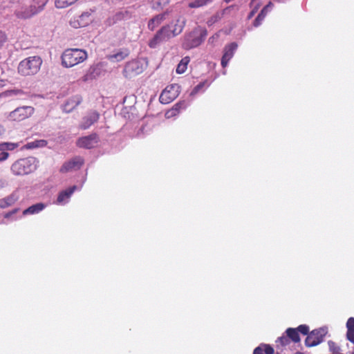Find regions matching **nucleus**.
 Wrapping results in <instances>:
<instances>
[{
	"label": "nucleus",
	"mask_w": 354,
	"mask_h": 354,
	"mask_svg": "<svg viewBox=\"0 0 354 354\" xmlns=\"http://www.w3.org/2000/svg\"><path fill=\"white\" fill-rule=\"evenodd\" d=\"M185 19L178 17L170 26L162 27L149 41L151 48H156L160 43L179 35L183 30Z\"/></svg>",
	"instance_id": "f257e3e1"
},
{
	"label": "nucleus",
	"mask_w": 354,
	"mask_h": 354,
	"mask_svg": "<svg viewBox=\"0 0 354 354\" xmlns=\"http://www.w3.org/2000/svg\"><path fill=\"white\" fill-rule=\"evenodd\" d=\"M39 165V160L35 157H28L16 160L10 167L15 176H24L35 171Z\"/></svg>",
	"instance_id": "f03ea898"
},
{
	"label": "nucleus",
	"mask_w": 354,
	"mask_h": 354,
	"mask_svg": "<svg viewBox=\"0 0 354 354\" xmlns=\"http://www.w3.org/2000/svg\"><path fill=\"white\" fill-rule=\"evenodd\" d=\"M88 57L87 52L80 48H68L62 55V64L66 68L75 66Z\"/></svg>",
	"instance_id": "7ed1b4c3"
},
{
	"label": "nucleus",
	"mask_w": 354,
	"mask_h": 354,
	"mask_svg": "<svg viewBox=\"0 0 354 354\" xmlns=\"http://www.w3.org/2000/svg\"><path fill=\"white\" fill-rule=\"evenodd\" d=\"M47 0H33L30 5H25L15 10V15L19 19H26L31 18L44 10Z\"/></svg>",
	"instance_id": "20e7f679"
},
{
	"label": "nucleus",
	"mask_w": 354,
	"mask_h": 354,
	"mask_svg": "<svg viewBox=\"0 0 354 354\" xmlns=\"http://www.w3.org/2000/svg\"><path fill=\"white\" fill-rule=\"evenodd\" d=\"M42 59L39 56H31L20 62L18 72L22 75H33L39 71Z\"/></svg>",
	"instance_id": "39448f33"
},
{
	"label": "nucleus",
	"mask_w": 354,
	"mask_h": 354,
	"mask_svg": "<svg viewBox=\"0 0 354 354\" xmlns=\"http://www.w3.org/2000/svg\"><path fill=\"white\" fill-rule=\"evenodd\" d=\"M207 35V32L205 30H203L200 33L196 31L191 32L185 37L183 43V48L185 49H191L198 46L203 41Z\"/></svg>",
	"instance_id": "423d86ee"
},
{
	"label": "nucleus",
	"mask_w": 354,
	"mask_h": 354,
	"mask_svg": "<svg viewBox=\"0 0 354 354\" xmlns=\"http://www.w3.org/2000/svg\"><path fill=\"white\" fill-rule=\"evenodd\" d=\"M34 113V108L30 106H24L10 112L7 118L10 121H21L30 117Z\"/></svg>",
	"instance_id": "0eeeda50"
},
{
	"label": "nucleus",
	"mask_w": 354,
	"mask_h": 354,
	"mask_svg": "<svg viewBox=\"0 0 354 354\" xmlns=\"http://www.w3.org/2000/svg\"><path fill=\"white\" fill-rule=\"evenodd\" d=\"M180 91V86L178 84L167 86L160 94L159 100L162 104H168L176 99Z\"/></svg>",
	"instance_id": "6e6552de"
},
{
	"label": "nucleus",
	"mask_w": 354,
	"mask_h": 354,
	"mask_svg": "<svg viewBox=\"0 0 354 354\" xmlns=\"http://www.w3.org/2000/svg\"><path fill=\"white\" fill-rule=\"evenodd\" d=\"M326 333L327 329L326 328L313 330L306 338L305 344L306 346L311 347L318 345L323 342L324 337Z\"/></svg>",
	"instance_id": "1a4fd4ad"
},
{
	"label": "nucleus",
	"mask_w": 354,
	"mask_h": 354,
	"mask_svg": "<svg viewBox=\"0 0 354 354\" xmlns=\"http://www.w3.org/2000/svg\"><path fill=\"white\" fill-rule=\"evenodd\" d=\"M84 163V160L81 157H75L71 160L65 162L60 168V172L66 173L80 169Z\"/></svg>",
	"instance_id": "9d476101"
},
{
	"label": "nucleus",
	"mask_w": 354,
	"mask_h": 354,
	"mask_svg": "<svg viewBox=\"0 0 354 354\" xmlns=\"http://www.w3.org/2000/svg\"><path fill=\"white\" fill-rule=\"evenodd\" d=\"M98 142V137L93 133L87 136H84L78 139L77 145L80 147L91 149L94 147Z\"/></svg>",
	"instance_id": "9b49d317"
},
{
	"label": "nucleus",
	"mask_w": 354,
	"mask_h": 354,
	"mask_svg": "<svg viewBox=\"0 0 354 354\" xmlns=\"http://www.w3.org/2000/svg\"><path fill=\"white\" fill-rule=\"evenodd\" d=\"M236 48L237 44L236 43H231L225 47L224 54L221 59V65L223 67H225L227 65L229 61L233 57Z\"/></svg>",
	"instance_id": "f8f14e48"
},
{
	"label": "nucleus",
	"mask_w": 354,
	"mask_h": 354,
	"mask_svg": "<svg viewBox=\"0 0 354 354\" xmlns=\"http://www.w3.org/2000/svg\"><path fill=\"white\" fill-rule=\"evenodd\" d=\"M99 119V114L96 111L89 112L85 115L80 123V128L86 129L89 128L93 124L97 122Z\"/></svg>",
	"instance_id": "ddd939ff"
},
{
	"label": "nucleus",
	"mask_w": 354,
	"mask_h": 354,
	"mask_svg": "<svg viewBox=\"0 0 354 354\" xmlns=\"http://www.w3.org/2000/svg\"><path fill=\"white\" fill-rule=\"evenodd\" d=\"M81 102L80 97L76 95L68 99L62 106L64 111L70 113Z\"/></svg>",
	"instance_id": "4468645a"
},
{
	"label": "nucleus",
	"mask_w": 354,
	"mask_h": 354,
	"mask_svg": "<svg viewBox=\"0 0 354 354\" xmlns=\"http://www.w3.org/2000/svg\"><path fill=\"white\" fill-rule=\"evenodd\" d=\"M19 198L17 191L13 192L7 197L0 200V208L4 209L12 205L18 201Z\"/></svg>",
	"instance_id": "2eb2a0df"
},
{
	"label": "nucleus",
	"mask_w": 354,
	"mask_h": 354,
	"mask_svg": "<svg viewBox=\"0 0 354 354\" xmlns=\"http://www.w3.org/2000/svg\"><path fill=\"white\" fill-rule=\"evenodd\" d=\"M131 13L127 10H121L116 12L111 18L108 19L109 25L114 24L122 20H127L131 17Z\"/></svg>",
	"instance_id": "dca6fc26"
},
{
	"label": "nucleus",
	"mask_w": 354,
	"mask_h": 354,
	"mask_svg": "<svg viewBox=\"0 0 354 354\" xmlns=\"http://www.w3.org/2000/svg\"><path fill=\"white\" fill-rule=\"evenodd\" d=\"M77 189V186L74 185L68 189H66L64 191H62L59 193L57 203L58 204H64L68 202L69 198L73 194V193L75 192V190Z\"/></svg>",
	"instance_id": "f3484780"
},
{
	"label": "nucleus",
	"mask_w": 354,
	"mask_h": 354,
	"mask_svg": "<svg viewBox=\"0 0 354 354\" xmlns=\"http://www.w3.org/2000/svg\"><path fill=\"white\" fill-rule=\"evenodd\" d=\"M142 72V68L140 67L138 61L133 60L127 64L124 69L126 74L136 73L139 74Z\"/></svg>",
	"instance_id": "a211bd4d"
},
{
	"label": "nucleus",
	"mask_w": 354,
	"mask_h": 354,
	"mask_svg": "<svg viewBox=\"0 0 354 354\" xmlns=\"http://www.w3.org/2000/svg\"><path fill=\"white\" fill-rule=\"evenodd\" d=\"M129 55V51L127 49H122L117 53L109 55L108 59L113 62H119L124 59Z\"/></svg>",
	"instance_id": "6ab92c4d"
},
{
	"label": "nucleus",
	"mask_w": 354,
	"mask_h": 354,
	"mask_svg": "<svg viewBox=\"0 0 354 354\" xmlns=\"http://www.w3.org/2000/svg\"><path fill=\"white\" fill-rule=\"evenodd\" d=\"M167 12L160 14L152 18L148 24V28L151 30H153L158 25L166 19Z\"/></svg>",
	"instance_id": "aec40b11"
},
{
	"label": "nucleus",
	"mask_w": 354,
	"mask_h": 354,
	"mask_svg": "<svg viewBox=\"0 0 354 354\" xmlns=\"http://www.w3.org/2000/svg\"><path fill=\"white\" fill-rule=\"evenodd\" d=\"M45 207V205L43 203H37L31 205L28 208L26 209L23 212V215H29V214H35L42 211Z\"/></svg>",
	"instance_id": "412c9836"
},
{
	"label": "nucleus",
	"mask_w": 354,
	"mask_h": 354,
	"mask_svg": "<svg viewBox=\"0 0 354 354\" xmlns=\"http://www.w3.org/2000/svg\"><path fill=\"white\" fill-rule=\"evenodd\" d=\"M48 142L45 140H37L32 142H28L24 146V149H32L39 147H44L47 145Z\"/></svg>",
	"instance_id": "4be33fe9"
},
{
	"label": "nucleus",
	"mask_w": 354,
	"mask_h": 354,
	"mask_svg": "<svg viewBox=\"0 0 354 354\" xmlns=\"http://www.w3.org/2000/svg\"><path fill=\"white\" fill-rule=\"evenodd\" d=\"M23 94L24 91L21 89L7 90L0 93V99L11 97L13 96H21Z\"/></svg>",
	"instance_id": "5701e85b"
},
{
	"label": "nucleus",
	"mask_w": 354,
	"mask_h": 354,
	"mask_svg": "<svg viewBox=\"0 0 354 354\" xmlns=\"http://www.w3.org/2000/svg\"><path fill=\"white\" fill-rule=\"evenodd\" d=\"M20 145V142H3L0 143V151H12Z\"/></svg>",
	"instance_id": "b1692460"
},
{
	"label": "nucleus",
	"mask_w": 354,
	"mask_h": 354,
	"mask_svg": "<svg viewBox=\"0 0 354 354\" xmlns=\"http://www.w3.org/2000/svg\"><path fill=\"white\" fill-rule=\"evenodd\" d=\"M189 62V57H185L181 59V61L180 62V63L177 66L176 73L178 74L183 73L186 71V69L187 68V64Z\"/></svg>",
	"instance_id": "393cba45"
},
{
	"label": "nucleus",
	"mask_w": 354,
	"mask_h": 354,
	"mask_svg": "<svg viewBox=\"0 0 354 354\" xmlns=\"http://www.w3.org/2000/svg\"><path fill=\"white\" fill-rule=\"evenodd\" d=\"M286 334L289 339H292L294 342H299V335L298 331L295 328H288L286 330Z\"/></svg>",
	"instance_id": "a878e982"
},
{
	"label": "nucleus",
	"mask_w": 354,
	"mask_h": 354,
	"mask_svg": "<svg viewBox=\"0 0 354 354\" xmlns=\"http://www.w3.org/2000/svg\"><path fill=\"white\" fill-rule=\"evenodd\" d=\"M213 0H194L189 3V7L192 8H200L212 2Z\"/></svg>",
	"instance_id": "bb28decb"
},
{
	"label": "nucleus",
	"mask_w": 354,
	"mask_h": 354,
	"mask_svg": "<svg viewBox=\"0 0 354 354\" xmlns=\"http://www.w3.org/2000/svg\"><path fill=\"white\" fill-rule=\"evenodd\" d=\"M170 0H153L152 8L156 10L162 9L166 6Z\"/></svg>",
	"instance_id": "cd10ccee"
},
{
	"label": "nucleus",
	"mask_w": 354,
	"mask_h": 354,
	"mask_svg": "<svg viewBox=\"0 0 354 354\" xmlns=\"http://www.w3.org/2000/svg\"><path fill=\"white\" fill-rule=\"evenodd\" d=\"M76 17L80 23H85V26L91 21V15L88 12H84L81 15Z\"/></svg>",
	"instance_id": "c85d7f7f"
},
{
	"label": "nucleus",
	"mask_w": 354,
	"mask_h": 354,
	"mask_svg": "<svg viewBox=\"0 0 354 354\" xmlns=\"http://www.w3.org/2000/svg\"><path fill=\"white\" fill-rule=\"evenodd\" d=\"M77 1V0H56L55 6L58 8H64L71 5Z\"/></svg>",
	"instance_id": "c756f323"
},
{
	"label": "nucleus",
	"mask_w": 354,
	"mask_h": 354,
	"mask_svg": "<svg viewBox=\"0 0 354 354\" xmlns=\"http://www.w3.org/2000/svg\"><path fill=\"white\" fill-rule=\"evenodd\" d=\"M69 24H70L71 26L74 28H78L80 27L85 26V23H80V21H78V19H77L76 17L71 18L69 21Z\"/></svg>",
	"instance_id": "7c9ffc66"
},
{
	"label": "nucleus",
	"mask_w": 354,
	"mask_h": 354,
	"mask_svg": "<svg viewBox=\"0 0 354 354\" xmlns=\"http://www.w3.org/2000/svg\"><path fill=\"white\" fill-rule=\"evenodd\" d=\"M187 106V103L185 101H181L177 104H176L173 109L177 111V113H179L181 109H185Z\"/></svg>",
	"instance_id": "2f4dec72"
},
{
	"label": "nucleus",
	"mask_w": 354,
	"mask_h": 354,
	"mask_svg": "<svg viewBox=\"0 0 354 354\" xmlns=\"http://www.w3.org/2000/svg\"><path fill=\"white\" fill-rule=\"evenodd\" d=\"M328 344L329 350L331 352V353H335V351H340L339 347L336 346V344L333 342L329 341L328 342Z\"/></svg>",
	"instance_id": "473e14b6"
},
{
	"label": "nucleus",
	"mask_w": 354,
	"mask_h": 354,
	"mask_svg": "<svg viewBox=\"0 0 354 354\" xmlns=\"http://www.w3.org/2000/svg\"><path fill=\"white\" fill-rule=\"evenodd\" d=\"M264 18L265 17L263 15V14L259 13L254 21V26L255 27H258L259 26H260Z\"/></svg>",
	"instance_id": "72a5a7b5"
},
{
	"label": "nucleus",
	"mask_w": 354,
	"mask_h": 354,
	"mask_svg": "<svg viewBox=\"0 0 354 354\" xmlns=\"http://www.w3.org/2000/svg\"><path fill=\"white\" fill-rule=\"evenodd\" d=\"M277 342H279L282 346H285L289 344L290 340L288 336H281L278 338Z\"/></svg>",
	"instance_id": "f704fd0d"
},
{
	"label": "nucleus",
	"mask_w": 354,
	"mask_h": 354,
	"mask_svg": "<svg viewBox=\"0 0 354 354\" xmlns=\"http://www.w3.org/2000/svg\"><path fill=\"white\" fill-rule=\"evenodd\" d=\"M205 82H201L198 84L197 86H196L193 91H192L191 95L196 94L205 86Z\"/></svg>",
	"instance_id": "c9c22d12"
},
{
	"label": "nucleus",
	"mask_w": 354,
	"mask_h": 354,
	"mask_svg": "<svg viewBox=\"0 0 354 354\" xmlns=\"http://www.w3.org/2000/svg\"><path fill=\"white\" fill-rule=\"evenodd\" d=\"M296 330L304 335H306L309 330V328L306 325H300Z\"/></svg>",
	"instance_id": "e433bc0d"
},
{
	"label": "nucleus",
	"mask_w": 354,
	"mask_h": 354,
	"mask_svg": "<svg viewBox=\"0 0 354 354\" xmlns=\"http://www.w3.org/2000/svg\"><path fill=\"white\" fill-rule=\"evenodd\" d=\"M177 114H178L177 111H176V109H174L172 108L165 113V117L167 118H171L176 116Z\"/></svg>",
	"instance_id": "4c0bfd02"
},
{
	"label": "nucleus",
	"mask_w": 354,
	"mask_h": 354,
	"mask_svg": "<svg viewBox=\"0 0 354 354\" xmlns=\"http://www.w3.org/2000/svg\"><path fill=\"white\" fill-rule=\"evenodd\" d=\"M347 330H354V318L351 317L348 319L346 323Z\"/></svg>",
	"instance_id": "58836bf2"
},
{
	"label": "nucleus",
	"mask_w": 354,
	"mask_h": 354,
	"mask_svg": "<svg viewBox=\"0 0 354 354\" xmlns=\"http://www.w3.org/2000/svg\"><path fill=\"white\" fill-rule=\"evenodd\" d=\"M9 157V153L6 151H0V161L6 160Z\"/></svg>",
	"instance_id": "ea45409f"
},
{
	"label": "nucleus",
	"mask_w": 354,
	"mask_h": 354,
	"mask_svg": "<svg viewBox=\"0 0 354 354\" xmlns=\"http://www.w3.org/2000/svg\"><path fill=\"white\" fill-rule=\"evenodd\" d=\"M347 338L348 339L354 344V330H347Z\"/></svg>",
	"instance_id": "a19ab883"
},
{
	"label": "nucleus",
	"mask_w": 354,
	"mask_h": 354,
	"mask_svg": "<svg viewBox=\"0 0 354 354\" xmlns=\"http://www.w3.org/2000/svg\"><path fill=\"white\" fill-rule=\"evenodd\" d=\"M265 346V353L266 354H273L274 353V349L270 346H268V345H264Z\"/></svg>",
	"instance_id": "79ce46f5"
},
{
	"label": "nucleus",
	"mask_w": 354,
	"mask_h": 354,
	"mask_svg": "<svg viewBox=\"0 0 354 354\" xmlns=\"http://www.w3.org/2000/svg\"><path fill=\"white\" fill-rule=\"evenodd\" d=\"M6 35L2 31H0V46L6 41Z\"/></svg>",
	"instance_id": "37998d69"
},
{
	"label": "nucleus",
	"mask_w": 354,
	"mask_h": 354,
	"mask_svg": "<svg viewBox=\"0 0 354 354\" xmlns=\"http://www.w3.org/2000/svg\"><path fill=\"white\" fill-rule=\"evenodd\" d=\"M8 185V182L6 180L0 178V189L6 187Z\"/></svg>",
	"instance_id": "c03bdc74"
},
{
	"label": "nucleus",
	"mask_w": 354,
	"mask_h": 354,
	"mask_svg": "<svg viewBox=\"0 0 354 354\" xmlns=\"http://www.w3.org/2000/svg\"><path fill=\"white\" fill-rule=\"evenodd\" d=\"M217 20V17L216 16H214V17H212L208 21H207V24L208 26H212L214 23H215Z\"/></svg>",
	"instance_id": "a18cd8bd"
},
{
	"label": "nucleus",
	"mask_w": 354,
	"mask_h": 354,
	"mask_svg": "<svg viewBox=\"0 0 354 354\" xmlns=\"http://www.w3.org/2000/svg\"><path fill=\"white\" fill-rule=\"evenodd\" d=\"M18 209H13L12 211L10 212H8L5 214L4 217L8 218H9L10 216H11L12 214H15L16 212H18Z\"/></svg>",
	"instance_id": "49530a36"
},
{
	"label": "nucleus",
	"mask_w": 354,
	"mask_h": 354,
	"mask_svg": "<svg viewBox=\"0 0 354 354\" xmlns=\"http://www.w3.org/2000/svg\"><path fill=\"white\" fill-rule=\"evenodd\" d=\"M263 351L261 347L258 346L254 349L253 354H263Z\"/></svg>",
	"instance_id": "de8ad7c7"
},
{
	"label": "nucleus",
	"mask_w": 354,
	"mask_h": 354,
	"mask_svg": "<svg viewBox=\"0 0 354 354\" xmlns=\"http://www.w3.org/2000/svg\"><path fill=\"white\" fill-rule=\"evenodd\" d=\"M218 37H219L218 34H216V35H213L212 37H211L209 39V43H213L215 39H217L218 38Z\"/></svg>",
	"instance_id": "09e8293b"
},
{
	"label": "nucleus",
	"mask_w": 354,
	"mask_h": 354,
	"mask_svg": "<svg viewBox=\"0 0 354 354\" xmlns=\"http://www.w3.org/2000/svg\"><path fill=\"white\" fill-rule=\"evenodd\" d=\"M270 10L265 6L261 11L260 14H263V15L266 17L267 13L269 12Z\"/></svg>",
	"instance_id": "8fccbe9b"
},
{
	"label": "nucleus",
	"mask_w": 354,
	"mask_h": 354,
	"mask_svg": "<svg viewBox=\"0 0 354 354\" xmlns=\"http://www.w3.org/2000/svg\"><path fill=\"white\" fill-rule=\"evenodd\" d=\"M6 132V129L1 124H0V136H3Z\"/></svg>",
	"instance_id": "3c124183"
},
{
	"label": "nucleus",
	"mask_w": 354,
	"mask_h": 354,
	"mask_svg": "<svg viewBox=\"0 0 354 354\" xmlns=\"http://www.w3.org/2000/svg\"><path fill=\"white\" fill-rule=\"evenodd\" d=\"M257 12V8H252V10L250 12V13L249 14V16L248 17L249 18H252L254 14Z\"/></svg>",
	"instance_id": "603ef678"
},
{
	"label": "nucleus",
	"mask_w": 354,
	"mask_h": 354,
	"mask_svg": "<svg viewBox=\"0 0 354 354\" xmlns=\"http://www.w3.org/2000/svg\"><path fill=\"white\" fill-rule=\"evenodd\" d=\"M254 2H255V0H252L250 5L252 7H254L253 8H257V10L259 9V4H257V6H254Z\"/></svg>",
	"instance_id": "864d4df0"
},
{
	"label": "nucleus",
	"mask_w": 354,
	"mask_h": 354,
	"mask_svg": "<svg viewBox=\"0 0 354 354\" xmlns=\"http://www.w3.org/2000/svg\"><path fill=\"white\" fill-rule=\"evenodd\" d=\"M266 7L269 10H270L272 8H273V3L272 2H269L266 6Z\"/></svg>",
	"instance_id": "5fc2aeb1"
},
{
	"label": "nucleus",
	"mask_w": 354,
	"mask_h": 354,
	"mask_svg": "<svg viewBox=\"0 0 354 354\" xmlns=\"http://www.w3.org/2000/svg\"><path fill=\"white\" fill-rule=\"evenodd\" d=\"M125 37V32L124 30H122L120 35L118 37V39H123Z\"/></svg>",
	"instance_id": "6e6d98bb"
},
{
	"label": "nucleus",
	"mask_w": 354,
	"mask_h": 354,
	"mask_svg": "<svg viewBox=\"0 0 354 354\" xmlns=\"http://www.w3.org/2000/svg\"><path fill=\"white\" fill-rule=\"evenodd\" d=\"M5 86L4 81L3 80H0V88H2Z\"/></svg>",
	"instance_id": "4d7b16f0"
}]
</instances>
